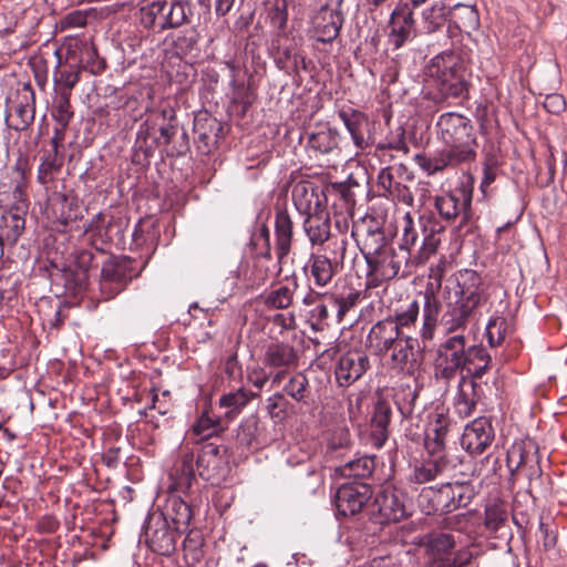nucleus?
<instances>
[{
	"instance_id": "f257e3e1",
	"label": "nucleus",
	"mask_w": 567,
	"mask_h": 567,
	"mask_svg": "<svg viewBox=\"0 0 567 567\" xmlns=\"http://www.w3.org/2000/svg\"><path fill=\"white\" fill-rule=\"evenodd\" d=\"M444 309L433 292L424 293L422 327L423 341L434 337L439 319L447 333L464 331L476 310L488 300L487 287L481 275L473 269H462L454 274L442 289Z\"/></svg>"
},
{
	"instance_id": "f03ea898",
	"label": "nucleus",
	"mask_w": 567,
	"mask_h": 567,
	"mask_svg": "<svg viewBox=\"0 0 567 567\" xmlns=\"http://www.w3.org/2000/svg\"><path fill=\"white\" fill-rule=\"evenodd\" d=\"M420 317V303L411 300L398 308L393 315L374 323L365 339V348L372 354H390L389 365L399 374L413 377L423 363L419 340L405 332L414 327Z\"/></svg>"
},
{
	"instance_id": "7ed1b4c3",
	"label": "nucleus",
	"mask_w": 567,
	"mask_h": 567,
	"mask_svg": "<svg viewBox=\"0 0 567 567\" xmlns=\"http://www.w3.org/2000/svg\"><path fill=\"white\" fill-rule=\"evenodd\" d=\"M436 128L445 147L433 155H414V162L423 172L434 175L447 168L471 164L476 159L478 142L468 117L455 112L443 113L436 121Z\"/></svg>"
},
{
	"instance_id": "20e7f679",
	"label": "nucleus",
	"mask_w": 567,
	"mask_h": 567,
	"mask_svg": "<svg viewBox=\"0 0 567 567\" xmlns=\"http://www.w3.org/2000/svg\"><path fill=\"white\" fill-rule=\"evenodd\" d=\"M482 358H485L483 346H467L464 334L451 336L437 347L433 363L434 378L447 385L458 373L466 371L473 359Z\"/></svg>"
},
{
	"instance_id": "39448f33",
	"label": "nucleus",
	"mask_w": 567,
	"mask_h": 567,
	"mask_svg": "<svg viewBox=\"0 0 567 567\" xmlns=\"http://www.w3.org/2000/svg\"><path fill=\"white\" fill-rule=\"evenodd\" d=\"M426 75L443 97H466L468 71L463 59L454 52L435 55L426 66Z\"/></svg>"
},
{
	"instance_id": "423d86ee",
	"label": "nucleus",
	"mask_w": 567,
	"mask_h": 567,
	"mask_svg": "<svg viewBox=\"0 0 567 567\" xmlns=\"http://www.w3.org/2000/svg\"><path fill=\"white\" fill-rule=\"evenodd\" d=\"M474 496V487L468 482L446 483L439 488H423L419 495V504L427 515L451 513L467 506Z\"/></svg>"
},
{
	"instance_id": "0eeeda50",
	"label": "nucleus",
	"mask_w": 567,
	"mask_h": 567,
	"mask_svg": "<svg viewBox=\"0 0 567 567\" xmlns=\"http://www.w3.org/2000/svg\"><path fill=\"white\" fill-rule=\"evenodd\" d=\"M421 545L425 547L429 557L425 567H468L473 559V553L468 547L452 553L456 540L449 533L426 534Z\"/></svg>"
},
{
	"instance_id": "6e6552de",
	"label": "nucleus",
	"mask_w": 567,
	"mask_h": 567,
	"mask_svg": "<svg viewBox=\"0 0 567 567\" xmlns=\"http://www.w3.org/2000/svg\"><path fill=\"white\" fill-rule=\"evenodd\" d=\"M256 252L251 265L244 271V280L250 288L264 286L274 274L275 264L271 256L270 231L262 224L259 231L251 239Z\"/></svg>"
},
{
	"instance_id": "1a4fd4ad",
	"label": "nucleus",
	"mask_w": 567,
	"mask_h": 567,
	"mask_svg": "<svg viewBox=\"0 0 567 567\" xmlns=\"http://www.w3.org/2000/svg\"><path fill=\"white\" fill-rule=\"evenodd\" d=\"M473 186L462 183L453 190L435 197L434 207L440 217L446 221L461 218V225L467 224L472 218Z\"/></svg>"
},
{
	"instance_id": "9d476101",
	"label": "nucleus",
	"mask_w": 567,
	"mask_h": 567,
	"mask_svg": "<svg viewBox=\"0 0 567 567\" xmlns=\"http://www.w3.org/2000/svg\"><path fill=\"white\" fill-rule=\"evenodd\" d=\"M35 94L29 83L23 84L7 99L4 121L9 128L24 131L33 123Z\"/></svg>"
},
{
	"instance_id": "9b49d317",
	"label": "nucleus",
	"mask_w": 567,
	"mask_h": 567,
	"mask_svg": "<svg viewBox=\"0 0 567 567\" xmlns=\"http://www.w3.org/2000/svg\"><path fill=\"white\" fill-rule=\"evenodd\" d=\"M368 265V286L379 287L395 278L402 265H408V254L396 251L392 246L365 260Z\"/></svg>"
},
{
	"instance_id": "f8f14e48",
	"label": "nucleus",
	"mask_w": 567,
	"mask_h": 567,
	"mask_svg": "<svg viewBox=\"0 0 567 567\" xmlns=\"http://www.w3.org/2000/svg\"><path fill=\"white\" fill-rule=\"evenodd\" d=\"M198 475L212 484H220L229 473L226 449L213 442L200 445L196 456Z\"/></svg>"
},
{
	"instance_id": "ddd939ff",
	"label": "nucleus",
	"mask_w": 567,
	"mask_h": 567,
	"mask_svg": "<svg viewBox=\"0 0 567 567\" xmlns=\"http://www.w3.org/2000/svg\"><path fill=\"white\" fill-rule=\"evenodd\" d=\"M372 495V487L365 482L353 481L340 485L334 496L338 515L343 517L357 515L371 499Z\"/></svg>"
},
{
	"instance_id": "4468645a",
	"label": "nucleus",
	"mask_w": 567,
	"mask_h": 567,
	"mask_svg": "<svg viewBox=\"0 0 567 567\" xmlns=\"http://www.w3.org/2000/svg\"><path fill=\"white\" fill-rule=\"evenodd\" d=\"M132 279L127 261L113 257L102 261L100 290L105 300L114 298L125 289Z\"/></svg>"
},
{
	"instance_id": "2eb2a0df",
	"label": "nucleus",
	"mask_w": 567,
	"mask_h": 567,
	"mask_svg": "<svg viewBox=\"0 0 567 567\" xmlns=\"http://www.w3.org/2000/svg\"><path fill=\"white\" fill-rule=\"evenodd\" d=\"M178 530L172 529L164 514L153 515L144 528L147 546L156 554L168 556L176 548Z\"/></svg>"
},
{
	"instance_id": "dca6fc26",
	"label": "nucleus",
	"mask_w": 567,
	"mask_h": 567,
	"mask_svg": "<svg viewBox=\"0 0 567 567\" xmlns=\"http://www.w3.org/2000/svg\"><path fill=\"white\" fill-rule=\"evenodd\" d=\"M336 246L340 252L339 259L337 258V251H334L333 258H329L323 254H311L309 257L306 269H308L313 285L318 288L329 286L333 277L339 272V264L343 262L347 240L341 239L340 243H336Z\"/></svg>"
},
{
	"instance_id": "f3484780",
	"label": "nucleus",
	"mask_w": 567,
	"mask_h": 567,
	"mask_svg": "<svg viewBox=\"0 0 567 567\" xmlns=\"http://www.w3.org/2000/svg\"><path fill=\"white\" fill-rule=\"evenodd\" d=\"M380 523H396L409 516L408 497L394 486H386L375 497Z\"/></svg>"
},
{
	"instance_id": "a211bd4d",
	"label": "nucleus",
	"mask_w": 567,
	"mask_h": 567,
	"mask_svg": "<svg viewBox=\"0 0 567 567\" xmlns=\"http://www.w3.org/2000/svg\"><path fill=\"white\" fill-rule=\"evenodd\" d=\"M495 431L492 421L485 416L468 423L463 432L461 444L472 455H480L492 444Z\"/></svg>"
},
{
	"instance_id": "6ab92c4d",
	"label": "nucleus",
	"mask_w": 567,
	"mask_h": 567,
	"mask_svg": "<svg viewBox=\"0 0 567 567\" xmlns=\"http://www.w3.org/2000/svg\"><path fill=\"white\" fill-rule=\"evenodd\" d=\"M344 18L339 8H331L328 3L322 4L311 18L312 31L317 41L331 43L334 41L342 28Z\"/></svg>"
},
{
	"instance_id": "aec40b11",
	"label": "nucleus",
	"mask_w": 567,
	"mask_h": 567,
	"mask_svg": "<svg viewBox=\"0 0 567 567\" xmlns=\"http://www.w3.org/2000/svg\"><path fill=\"white\" fill-rule=\"evenodd\" d=\"M370 368L369 357L361 350H351L342 354L334 374L340 386L348 388L358 381Z\"/></svg>"
},
{
	"instance_id": "412c9836",
	"label": "nucleus",
	"mask_w": 567,
	"mask_h": 567,
	"mask_svg": "<svg viewBox=\"0 0 567 567\" xmlns=\"http://www.w3.org/2000/svg\"><path fill=\"white\" fill-rule=\"evenodd\" d=\"M454 467L451 457L427 455L411 465L408 481L411 484H426L435 481Z\"/></svg>"
},
{
	"instance_id": "4be33fe9",
	"label": "nucleus",
	"mask_w": 567,
	"mask_h": 567,
	"mask_svg": "<svg viewBox=\"0 0 567 567\" xmlns=\"http://www.w3.org/2000/svg\"><path fill=\"white\" fill-rule=\"evenodd\" d=\"M450 427V419L443 413H435L429 422L424 446L427 455L450 457L446 449V436Z\"/></svg>"
},
{
	"instance_id": "5701e85b",
	"label": "nucleus",
	"mask_w": 567,
	"mask_h": 567,
	"mask_svg": "<svg viewBox=\"0 0 567 567\" xmlns=\"http://www.w3.org/2000/svg\"><path fill=\"white\" fill-rule=\"evenodd\" d=\"M299 352L290 343L274 341L266 346L262 363L268 369H291L298 365Z\"/></svg>"
},
{
	"instance_id": "b1692460",
	"label": "nucleus",
	"mask_w": 567,
	"mask_h": 567,
	"mask_svg": "<svg viewBox=\"0 0 567 567\" xmlns=\"http://www.w3.org/2000/svg\"><path fill=\"white\" fill-rule=\"evenodd\" d=\"M390 42L395 49L401 48L408 40L415 34L413 12L403 4L393 10L390 18Z\"/></svg>"
},
{
	"instance_id": "393cba45",
	"label": "nucleus",
	"mask_w": 567,
	"mask_h": 567,
	"mask_svg": "<svg viewBox=\"0 0 567 567\" xmlns=\"http://www.w3.org/2000/svg\"><path fill=\"white\" fill-rule=\"evenodd\" d=\"M303 230L312 246H321L331 238V218L324 209L307 214Z\"/></svg>"
},
{
	"instance_id": "a878e982",
	"label": "nucleus",
	"mask_w": 567,
	"mask_h": 567,
	"mask_svg": "<svg viewBox=\"0 0 567 567\" xmlns=\"http://www.w3.org/2000/svg\"><path fill=\"white\" fill-rule=\"evenodd\" d=\"M535 460H540V455L538 445L530 439L515 442L507 451L506 462L512 475L533 464Z\"/></svg>"
},
{
	"instance_id": "bb28decb",
	"label": "nucleus",
	"mask_w": 567,
	"mask_h": 567,
	"mask_svg": "<svg viewBox=\"0 0 567 567\" xmlns=\"http://www.w3.org/2000/svg\"><path fill=\"white\" fill-rule=\"evenodd\" d=\"M276 256L278 264L289 255L293 239V223L286 209H277L275 216Z\"/></svg>"
},
{
	"instance_id": "cd10ccee",
	"label": "nucleus",
	"mask_w": 567,
	"mask_h": 567,
	"mask_svg": "<svg viewBox=\"0 0 567 567\" xmlns=\"http://www.w3.org/2000/svg\"><path fill=\"white\" fill-rule=\"evenodd\" d=\"M339 117L349 131L352 141L358 148L364 150L371 144L370 136L367 134L369 131V121L362 112L351 109L348 111L341 110L339 112Z\"/></svg>"
},
{
	"instance_id": "c85d7f7f",
	"label": "nucleus",
	"mask_w": 567,
	"mask_h": 567,
	"mask_svg": "<svg viewBox=\"0 0 567 567\" xmlns=\"http://www.w3.org/2000/svg\"><path fill=\"white\" fill-rule=\"evenodd\" d=\"M477 384L468 377H461L457 393L454 398V410L460 417H468L475 411L480 395L476 392Z\"/></svg>"
},
{
	"instance_id": "c756f323",
	"label": "nucleus",
	"mask_w": 567,
	"mask_h": 567,
	"mask_svg": "<svg viewBox=\"0 0 567 567\" xmlns=\"http://www.w3.org/2000/svg\"><path fill=\"white\" fill-rule=\"evenodd\" d=\"M236 443L241 447L258 449L266 440L260 420L256 414L245 417L236 430Z\"/></svg>"
},
{
	"instance_id": "7c9ffc66",
	"label": "nucleus",
	"mask_w": 567,
	"mask_h": 567,
	"mask_svg": "<svg viewBox=\"0 0 567 567\" xmlns=\"http://www.w3.org/2000/svg\"><path fill=\"white\" fill-rule=\"evenodd\" d=\"M392 409L389 402L379 400L373 409L371 417V435L374 444L382 446L389 436V424L391 421Z\"/></svg>"
},
{
	"instance_id": "2f4dec72",
	"label": "nucleus",
	"mask_w": 567,
	"mask_h": 567,
	"mask_svg": "<svg viewBox=\"0 0 567 567\" xmlns=\"http://www.w3.org/2000/svg\"><path fill=\"white\" fill-rule=\"evenodd\" d=\"M375 468L374 457L363 455L334 467V474L344 478L363 482L369 478Z\"/></svg>"
},
{
	"instance_id": "473e14b6",
	"label": "nucleus",
	"mask_w": 567,
	"mask_h": 567,
	"mask_svg": "<svg viewBox=\"0 0 567 567\" xmlns=\"http://www.w3.org/2000/svg\"><path fill=\"white\" fill-rule=\"evenodd\" d=\"M75 50H80L81 52L79 59L81 69L92 74H100L105 70V61L99 58L94 45H90L84 41L73 40L68 44V52L71 53Z\"/></svg>"
},
{
	"instance_id": "72a5a7b5",
	"label": "nucleus",
	"mask_w": 567,
	"mask_h": 567,
	"mask_svg": "<svg viewBox=\"0 0 567 567\" xmlns=\"http://www.w3.org/2000/svg\"><path fill=\"white\" fill-rule=\"evenodd\" d=\"M339 134L329 127L308 135L307 147L315 156L330 154L338 150Z\"/></svg>"
},
{
	"instance_id": "f704fd0d",
	"label": "nucleus",
	"mask_w": 567,
	"mask_h": 567,
	"mask_svg": "<svg viewBox=\"0 0 567 567\" xmlns=\"http://www.w3.org/2000/svg\"><path fill=\"white\" fill-rule=\"evenodd\" d=\"M298 279L296 277L287 285L274 287L266 296L264 303L269 309L286 310L293 303L295 295L298 289Z\"/></svg>"
},
{
	"instance_id": "c9c22d12",
	"label": "nucleus",
	"mask_w": 567,
	"mask_h": 567,
	"mask_svg": "<svg viewBox=\"0 0 567 567\" xmlns=\"http://www.w3.org/2000/svg\"><path fill=\"white\" fill-rule=\"evenodd\" d=\"M50 203L55 219L63 225H68L73 218L72 212L78 207V198L73 192H54L50 197Z\"/></svg>"
},
{
	"instance_id": "e433bc0d",
	"label": "nucleus",
	"mask_w": 567,
	"mask_h": 567,
	"mask_svg": "<svg viewBox=\"0 0 567 567\" xmlns=\"http://www.w3.org/2000/svg\"><path fill=\"white\" fill-rule=\"evenodd\" d=\"M508 520L507 505L501 499L487 502L484 509V526L489 533L499 532Z\"/></svg>"
},
{
	"instance_id": "4c0bfd02",
	"label": "nucleus",
	"mask_w": 567,
	"mask_h": 567,
	"mask_svg": "<svg viewBox=\"0 0 567 567\" xmlns=\"http://www.w3.org/2000/svg\"><path fill=\"white\" fill-rule=\"evenodd\" d=\"M324 297L337 308V322L343 321L344 317L349 311L354 309L358 303L362 300V292L358 289L350 288L348 291L341 293H330Z\"/></svg>"
},
{
	"instance_id": "58836bf2",
	"label": "nucleus",
	"mask_w": 567,
	"mask_h": 567,
	"mask_svg": "<svg viewBox=\"0 0 567 567\" xmlns=\"http://www.w3.org/2000/svg\"><path fill=\"white\" fill-rule=\"evenodd\" d=\"M167 514L174 524L175 530H178V533L187 530L193 517V512L184 499L178 496H172L168 499Z\"/></svg>"
},
{
	"instance_id": "ea45409f",
	"label": "nucleus",
	"mask_w": 567,
	"mask_h": 567,
	"mask_svg": "<svg viewBox=\"0 0 567 567\" xmlns=\"http://www.w3.org/2000/svg\"><path fill=\"white\" fill-rule=\"evenodd\" d=\"M292 202L298 212L306 215L312 213L311 210L313 206L315 208L319 206L315 187L309 182H299L293 186Z\"/></svg>"
},
{
	"instance_id": "a19ab883",
	"label": "nucleus",
	"mask_w": 567,
	"mask_h": 567,
	"mask_svg": "<svg viewBox=\"0 0 567 567\" xmlns=\"http://www.w3.org/2000/svg\"><path fill=\"white\" fill-rule=\"evenodd\" d=\"M540 460H535L533 464H528L519 472L524 473L528 481L527 492L533 497L544 496L548 493V484L545 483L543 471L540 467Z\"/></svg>"
},
{
	"instance_id": "79ce46f5",
	"label": "nucleus",
	"mask_w": 567,
	"mask_h": 567,
	"mask_svg": "<svg viewBox=\"0 0 567 567\" xmlns=\"http://www.w3.org/2000/svg\"><path fill=\"white\" fill-rule=\"evenodd\" d=\"M361 244L360 250L365 260L391 246L384 231L379 227L368 228Z\"/></svg>"
},
{
	"instance_id": "37998d69",
	"label": "nucleus",
	"mask_w": 567,
	"mask_h": 567,
	"mask_svg": "<svg viewBox=\"0 0 567 567\" xmlns=\"http://www.w3.org/2000/svg\"><path fill=\"white\" fill-rule=\"evenodd\" d=\"M63 165V156L55 154V151H45L38 168V182L48 185L60 173Z\"/></svg>"
},
{
	"instance_id": "c03bdc74",
	"label": "nucleus",
	"mask_w": 567,
	"mask_h": 567,
	"mask_svg": "<svg viewBox=\"0 0 567 567\" xmlns=\"http://www.w3.org/2000/svg\"><path fill=\"white\" fill-rule=\"evenodd\" d=\"M450 20L460 30H473L478 25V13L473 6L458 3L450 10Z\"/></svg>"
},
{
	"instance_id": "a18cd8bd",
	"label": "nucleus",
	"mask_w": 567,
	"mask_h": 567,
	"mask_svg": "<svg viewBox=\"0 0 567 567\" xmlns=\"http://www.w3.org/2000/svg\"><path fill=\"white\" fill-rule=\"evenodd\" d=\"M220 430L218 420H213L207 414H203L192 426L190 435L194 436L195 444H203L204 441L209 440Z\"/></svg>"
},
{
	"instance_id": "49530a36",
	"label": "nucleus",
	"mask_w": 567,
	"mask_h": 567,
	"mask_svg": "<svg viewBox=\"0 0 567 567\" xmlns=\"http://www.w3.org/2000/svg\"><path fill=\"white\" fill-rule=\"evenodd\" d=\"M194 461V453H185L183 455L181 466L176 470V478L174 481V487L177 491L185 493L190 488L192 482L195 478Z\"/></svg>"
},
{
	"instance_id": "de8ad7c7",
	"label": "nucleus",
	"mask_w": 567,
	"mask_h": 567,
	"mask_svg": "<svg viewBox=\"0 0 567 567\" xmlns=\"http://www.w3.org/2000/svg\"><path fill=\"white\" fill-rule=\"evenodd\" d=\"M284 391L295 401L307 403L310 395L309 381L303 373H296L290 377Z\"/></svg>"
},
{
	"instance_id": "09e8293b",
	"label": "nucleus",
	"mask_w": 567,
	"mask_h": 567,
	"mask_svg": "<svg viewBox=\"0 0 567 567\" xmlns=\"http://www.w3.org/2000/svg\"><path fill=\"white\" fill-rule=\"evenodd\" d=\"M81 68L69 65L55 72V91L61 93H72L73 87L80 81Z\"/></svg>"
},
{
	"instance_id": "8fccbe9b",
	"label": "nucleus",
	"mask_w": 567,
	"mask_h": 567,
	"mask_svg": "<svg viewBox=\"0 0 567 567\" xmlns=\"http://www.w3.org/2000/svg\"><path fill=\"white\" fill-rule=\"evenodd\" d=\"M422 18L424 29L427 33L437 31L446 21V8L443 3H434L430 8L423 10Z\"/></svg>"
},
{
	"instance_id": "3c124183",
	"label": "nucleus",
	"mask_w": 567,
	"mask_h": 567,
	"mask_svg": "<svg viewBox=\"0 0 567 567\" xmlns=\"http://www.w3.org/2000/svg\"><path fill=\"white\" fill-rule=\"evenodd\" d=\"M70 99L71 93L56 92V96L53 102L52 115L62 127H66L73 117Z\"/></svg>"
},
{
	"instance_id": "603ef678",
	"label": "nucleus",
	"mask_w": 567,
	"mask_h": 567,
	"mask_svg": "<svg viewBox=\"0 0 567 567\" xmlns=\"http://www.w3.org/2000/svg\"><path fill=\"white\" fill-rule=\"evenodd\" d=\"M190 9L187 3L183 1H176L171 4L169 11L165 16L164 22L161 24V29H174L183 25L187 22Z\"/></svg>"
},
{
	"instance_id": "864d4df0",
	"label": "nucleus",
	"mask_w": 567,
	"mask_h": 567,
	"mask_svg": "<svg viewBox=\"0 0 567 567\" xmlns=\"http://www.w3.org/2000/svg\"><path fill=\"white\" fill-rule=\"evenodd\" d=\"M0 226L3 229V236L16 243L24 230L25 220L18 213H8L1 217Z\"/></svg>"
},
{
	"instance_id": "5fc2aeb1",
	"label": "nucleus",
	"mask_w": 567,
	"mask_h": 567,
	"mask_svg": "<svg viewBox=\"0 0 567 567\" xmlns=\"http://www.w3.org/2000/svg\"><path fill=\"white\" fill-rule=\"evenodd\" d=\"M507 320L504 317H492L486 326V337L492 348L503 343L507 334Z\"/></svg>"
},
{
	"instance_id": "6e6d98bb",
	"label": "nucleus",
	"mask_w": 567,
	"mask_h": 567,
	"mask_svg": "<svg viewBox=\"0 0 567 567\" xmlns=\"http://www.w3.org/2000/svg\"><path fill=\"white\" fill-rule=\"evenodd\" d=\"M249 402V396L244 390L229 392L220 396L219 405L226 409V415L231 417L233 414L238 413Z\"/></svg>"
},
{
	"instance_id": "4d7b16f0",
	"label": "nucleus",
	"mask_w": 567,
	"mask_h": 567,
	"mask_svg": "<svg viewBox=\"0 0 567 567\" xmlns=\"http://www.w3.org/2000/svg\"><path fill=\"white\" fill-rule=\"evenodd\" d=\"M113 221V217L107 218L104 213L96 214L85 228V233L91 238H97L102 243L110 239L109 233Z\"/></svg>"
},
{
	"instance_id": "13d9d810",
	"label": "nucleus",
	"mask_w": 567,
	"mask_h": 567,
	"mask_svg": "<svg viewBox=\"0 0 567 567\" xmlns=\"http://www.w3.org/2000/svg\"><path fill=\"white\" fill-rule=\"evenodd\" d=\"M328 306L320 302L309 310L308 323L312 331L321 332L330 327Z\"/></svg>"
},
{
	"instance_id": "bf43d9fd",
	"label": "nucleus",
	"mask_w": 567,
	"mask_h": 567,
	"mask_svg": "<svg viewBox=\"0 0 567 567\" xmlns=\"http://www.w3.org/2000/svg\"><path fill=\"white\" fill-rule=\"evenodd\" d=\"M74 262L82 271V277L79 278L80 287L86 279V274L91 268L97 267L96 255L92 249H81L74 252Z\"/></svg>"
},
{
	"instance_id": "052dcab7",
	"label": "nucleus",
	"mask_w": 567,
	"mask_h": 567,
	"mask_svg": "<svg viewBox=\"0 0 567 567\" xmlns=\"http://www.w3.org/2000/svg\"><path fill=\"white\" fill-rule=\"evenodd\" d=\"M288 406L289 402L282 393L277 392L267 399V412L276 421H281L286 417Z\"/></svg>"
},
{
	"instance_id": "680f3d73",
	"label": "nucleus",
	"mask_w": 567,
	"mask_h": 567,
	"mask_svg": "<svg viewBox=\"0 0 567 567\" xmlns=\"http://www.w3.org/2000/svg\"><path fill=\"white\" fill-rule=\"evenodd\" d=\"M268 18L272 27L280 31L285 30L288 21L287 0H275L274 6L268 12Z\"/></svg>"
},
{
	"instance_id": "e2e57ef3",
	"label": "nucleus",
	"mask_w": 567,
	"mask_h": 567,
	"mask_svg": "<svg viewBox=\"0 0 567 567\" xmlns=\"http://www.w3.org/2000/svg\"><path fill=\"white\" fill-rule=\"evenodd\" d=\"M167 6L165 0H155L141 9L142 23L152 28L155 25L157 16L162 14Z\"/></svg>"
},
{
	"instance_id": "0e129e2a",
	"label": "nucleus",
	"mask_w": 567,
	"mask_h": 567,
	"mask_svg": "<svg viewBox=\"0 0 567 567\" xmlns=\"http://www.w3.org/2000/svg\"><path fill=\"white\" fill-rule=\"evenodd\" d=\"M484 357L482 359H473L472 363H468L466 367V372L468 378L475 381V379H481L491 368L492 358L486 349L483 347Z\"/></svg>"
},
{
	"instance_id": "69168bd1",
	"label": "nucleus",
	"mask_w": 567,
	"mask_h": 567,
	"mask_svg": "<svg viewBox=\"0 0 567 567\" xmlns=\"http://www.w3.org/2000/svg\"><path fill=\"white\" fill-rule=\"evenodd\" d=\"M417 233L412 226V219L408 215V220L404 226L403 236L401 238V243L399 246L400 252H406L408 254V261L411 258V248L414 247L417 243Z\"/></svg>"
},
{
	"instance_id": "338daca9",
	"label": "nucleus",
	"mask_w": 567,
	"mask_h": 567,
	"mask_svg": "<svg viewBox=\"0 0 567 567\" xmlns=\"http://www.w3.org/2000/svg\"><path fill=\"white\" fill-rule=\"evenodd\" d=\"M439 239L434 235L425 236L417 255L414 257L412 262L422 264L425 262L437 249Z\"/></svg>"
},
{
	"instance_id": "774afa93",
	"label": "nucleus",
	"mask_w": 567,
	"mask_h": 567,
	"mask_svg": "<svg viewBox=\"0 0 567 567\" xmlns=\"http://www.w3.org/2000/svg\"><path fill=\"white\" fill-rule=\"evenodd\" d=\"M419 393L415 389L408 388L403 391L402 401H398V409L403 417H410L414 411Z\"/></svg>"
}]
</instances>
